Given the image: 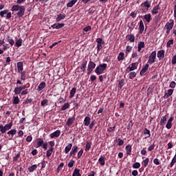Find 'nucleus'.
Segmentation results:
<instances>
[{
    "mask_svg": "<svg viewBox=\"0 0 176 176\" xmlns=\"http://www.w3.org/2000/svg\"><path fill=\"white\" fill-rule=\"evenodd\" d=\"M44 87H46V83L45 82H41L37 89L38 91H41V90H43Z\"/></svg>",
    "mask_w": 176,
    "mask_h": 176,
    "instance_id": "obj_24",
    "label": "nucleus"
},
{
    "mask_svg": "<svg viewBox=\"0 0 176 176\" xmlns=\"http://www.w3.org/2000/svg\"><path fill=\"white\" fill-rule=\"evenodd\" d=\"M105 160H106L105 157L101 156L98 160L99 164H100V166H104Z\"/></svg>",
    "mask_w": 176,
    "mask_h": 176,
    "instance_id": "obj_22",
    "label": "nucleus"
},
{
    "mask_svg": "<svg viewBox=\"0 0 176 176\" xmlns=\"http://www.w3.org/2000/svg\"><path fill=\"white\" fill-rule=\"evenodd\" d=\"M174 120V118L170 117L168 122L167 124L166 125V129H168V130H170V129H171V127H173V121Z\"/></svg>",
    "mask_w": 176,
    "mask_h": 176,
    "instance_id": "obj_11",
    "label": "nucleus"
},
{
    "mask_svg": "<svg viewBox=\"0 0 176 176\" xmlns=\"http://www.w3.org/2000/svg\"><path fill=\"white\" fill-rule=\"evenodd\" d=\"M91 148V142L87 141L85 146V151L87 152V151H90Z\"/></svg>",
    "mask_w": 176,
    "mask_h": 176,
    "instance_id": "obj_40",
    "label": "nucleus"
},
{
    "mask_svg": "<svg viewBox=\"0 0 176 176\" xmlns=\"http://www.w3.org/2000/svg\"><path fill=\"white\" fill-rule=\"evenodd\" d=\"M83 31L85 32H89V31H91V26L88 25V26L84 28Z\"/></svg>",
    "mask_w": 176,
    "mask_h": 176,
    "instance_id": "obj_54",
    "label": "nucleus"
},
{
    "mask_svg": "<svg viewBox=\"0 0 176 176\" xmlns=\"http://www.w3.org/2000/svg\"><path fill=\"white\" fill-rule=\"evenodd\" d=\"M153 163L154 164H155L156 166H159V164H160V162H159V160L157 158H155L153 160Z\"/></svg>",
    "mask_w": 176,
    "mask_h": 176,
    "instance_id": "obj_60",
    "label": "nucleus"
},
{
    "mask_svg": "<svg viewBox=\"0 0 176 176\" xmlns=\"http://www.w3.org/2000/svg\"><path fill=\"white\" fill-rule=\"evenodd\" d=\"M17 69H18V72H21V71H23V67L22 62L17 63Z\"/></svg>",
    "mask_w": 176,
    "mask_h": 176,
    "instance_id": "obj_30",
    "label": "nucleus"
},
{
    "mask_svg": "<svg viewBox=\"0 0 176 176\" xmlns=\"http://www.w3.org/2000/svg\"><path fill=\"white\" fill-rule=\"evenodd\" d=\"M75 93H76V88L74 87L70 91L69 98H72L74 97V96H75Z\"/></svg>",
    "mask_w": 176,
    "mask_h": 176,
    "instance_id": "obj_39",
    "label": "nucleus"
},
{
    "mask_svg": "<svg viewBox=\"0 0 176 176\" xmlns=\"http://www.w3.org/2000/svg\"><path fill=\"white\" fill-rule=\"evenodd\" d=\"M157 57L159 60H162V58H164V50H162L157 52Z\"/></svg>",
    "mask_w": 176,
    "mask_h": 176,
    "instance_id": "obj_20",
    "label": "nucleus"
},
{
    "mask_svg": "<svg viewBox=\"0 0 176 176\" xmlns=\"http://www.w3.org/2000/svg\"><path fill=\"white\" fill-rule=\"evenodd\" d=\"M176 86V83L174 81H172L169 85V87H170L171 89H174Z\"/></svg>",
    "mask_w": 176,
    "mask_h": 176,
    "instance_id": "obj_61",
    "label": "nucleus"
},
{
    "mask_svg": "<svg viewBox=\"0 0 176 176\" xmlns=\"http://www.w3.org/2000/svg\"><path fill=\"white\" fill-rule=\"evenodd\" d=\"M97 42V51L100 52L101 49H102V45H104V41H102V38H96Z\"/></svg>",
    "mask_w": 176,
    "mask_h": 176,
    "instance_id": "obj_7",
    "label": "nucleus"
},
{
    "mask_svg": "<svg viewBox=\"0 0 176 176\" xmlns=\"http://www.w3.org/2000/svg\"><path fill=\"white\" fill-rule=\"evenodd\" d=\"M74 121H75V117L69 118V119L67 120V126H71V125H72V123H74Z\"/></svg>",
    "mask_w": 176,
    "mask_h": 176,
    "instance_id": "obj_37",
    "label": "nucleus"
},
{
    "mask_svg": "<svg viewBox=\"0 0 176 176\" xmlns=\"http://www.w3.org/2000/svg\"><path fill=\"white\" fill-rule=\"evenodd\" d=\"M149 8H151V2L148 1H146L140 5V9L143 13H146Z\"/></svg>",
    "mask_w": 176,
    "mask_h": 176,
    "instance_id": "obj_3",
    "label": "nucleus"
},
{
    "mask_svg": "<svg viewBox=\"0 0 176 176\" xmlns=\"http://www.w3.org/2000/svg\"><path fill=\"white\" fill-rule=\"evenodd\" d=\"M5 14H7L6 19H12V12H9V10H5L0 12L1 17H4Z\"/></svg>",
    "mask_w": 176,
    "mask_h": 176,
    "instance_id": "obj_6",
    "label": "nucleus"
},
{
    "mask_svg": "<svg viewBox=\"0 0 176 176\" xmlns=\"http://www.w3.org/2000/svg\"><path fill=\"white\" fill-rule=\"evenodd\" d=\"M116 129V126H114L113 127H109V129H107V131L109 133H112V131H115V129Z\"/></svg>",
    "mask_w": 176,
    "mask_h": 176,
    "instance_id": "obj_58",
    "label": "nucleus"
},
{
    "mask_svg": "<svg viewBox=\"0 0 176 176\" xmlns=\"http://www.w3.org/2000/svg\"><path fill=\"white\" fill-rule=\"evenodd\" d=\"M142 164L144 167H146V166L149 164V158H146L144 160H143Z\"/></svg>",
    "mask_w": 176,
    "mask_h": 176,
    "instance_id": "obj_49",
    "label": "nucleus"
},
{
    "mask_svg": "<svg viewBox=\"0 0 176 176\" xmlns=\"http://www.w3.org/2000/svg\"><path fill=\"white\" fill-rule=\"evenodd\" d=\"M94 68H96V64L94 63V62L93 61H89L88 63V69H89V71H93L94 69Z\"/></svg>",
    "mask_w": 176,
    "mask_h": 176,
    "instance_id": "obj_18",
    "label": "nucleus"
},
{
    "mask_svg": "<svg viewBox=\"0 0 176 176\" xmlns=\"http://www.w3.org/2000/svg\"><path fill=\"white\" fill-rule=\"evenodd\" d=\"M7 41L8 42V43H10V45H11V46H13V45H14V40L11 38L9 36L7 37Z\"/></svg>",
    "mask_w": 176,
    "mask_h": 176,
    "instance_id": "obj_45",
    "label": "nucleus"
},
{
    "mask_svg": "<svg viewBox=\"0 0 176 176\" xmlns=\"http://www.w3.org/2000/svg\"><path fill=\"white\" fill-rule=\"evenodd\" d=\"M131 50H133V47H131L130 45H127L126 47V51H125L126 56H127V54H129L130 53V52H131Z\"/></svg>",
    "mask_w": 176,
    "mask_h": 176,
    "instance_id": "obj_41",
    "label": "nucleus"
},
{
    "mask_svg": "<svg viewBox=\"0 0 176 176\" xmlns=\"http://www.w3.org/2000/svg\"><path fill=\"white\" fill-rule=\"evenodd\" d=\"M173 93H174V89L168 90L167 93H165L164 96V98L165 99L168 98V97H170V96H173Z\"/></svg>",
    "mask_w": 176,
    "mask_h": 176,
    "instance_id": "obj_17",
    "label": "nucleus"
},
{
    "mask_svg": "<svg viewBox=\"0 0 176 176\" xmlns=\"http://www.w3.org/2000/svg\"><path fill=\"white\" fill-rule=\"evenodd\" d=\"M22 43H23V39H21V38L16 40V41L15 42V45H16V46H17V47H20V46H21Z\"/></svg>",
    "mask_w": 176,
    "mask_h": 176,
    "instance_id": "obj_46",
    "label": "nucleus"
},
{
    "mask_svg": "<svg viewBox=\"0 0 176 176\" xmlns=\"http://www.w3.org/2000/svg\"><path fill=\"white\" fill-rule=\"evenodd\" d=\"M82 155H83V150H80L78 153V158L80 159V157H82Z\"/></svg>",
    "mask_w": 176,
    "mask_h": 176,
    "instance_id": "obj_63",
    "label": "nucleus"
},
{
    "mask_svg": "<svg viewBox=\"0 0 176 176\" xmlns=\"http://www.w3.org/2000/svg\"><path fill=\"white\" fill-rule=\"evenodd\" d=\"M141 167V164L139 162H135L133 164V168H140Z\"/></svg>",
    "mask_w": 176,
    "mask_h": 176,
    "instance_id": "obj_50",
    "label": "nucleus"
},
{
    "mask_svg": "<svg viewBox=\"0 0 176 176\" xmlns=\"http://www.w3.org/2000/svg\"><path fill=\"white\" fill-rule=\"evenodd\" d=\"M65 24L64 23H54L52 25V28L56 30H60V28H63Z\"/></svg>",
    "mask_w": 176,
    "mask_h": 176,
    "instance_id": "obj_13",
    "label": "nucleus"
},
{
    "mask_svg": "<svg viewBox=\"0 0 176 176\" xmlns=\"http://www.w3.org/2000/svg\"><path fill=\"white\" fill-rule=\"evenodd\" d=\"M61 134V131L57 130L55 132L50 134V138H58Z\"/></svg>",
    "mask_w": 176,
    "mask_h": 176,
    "instance_id": "obj_10",
    "label": "nucleus"
},
{
    "mask_svg": "<svg viewBox=\"0 0 176 176\" xmlns=\"http://www.w3.org/2000/svg\"><path fill=\"white\" fill-rule=\"evenodd\" d=\"M166 120H167V116H164L162 117L161 120L160 122V126H164Z\"/></svg>",
    "mask_w": 176,
    "mask_h": 176,
    "instance_id": "obj_34",
    "label": "nucleus"
},
{
    "mask_svg": "<svg viewBox=\"0 0 176 176\" xmlns=\"http://www.w3.org/2000/svg\"><path fill=\"white\" fill-rule=\"evenodd\" d=\"M17 133V130L16 129H11L8 132L9 135H14Z\"/></svg>",
    "mask_w": 176,
    "mask_h": 176,
    "instance_id": "obj_48",
    "label": "nucleus"
},
{
    "mask_svg": "<svg viewBox=\"0 0 176 176\" xmlns=\"http://www.w3.org/2000/svg\"><path fill=\"white\" fill-rule=\"evenodd\" d=\"M87 65V61H85L82 63L80 65V69L82 71V72H86V67Z\"/></svg>",
    "mask_w": 176,
    "mask_h": 176,
    "instance_id": "obj_25",
    "label": "nucleus"
},
{
    "mask_svg": "<svg viewBox=\"0 0 176 176\" xmlns=\"http://www.w3.org/2000/svg\"><path fill=\"white\" fill-rule=\"evenodd\" d=\"M13 126V122H10V124H7L5 126L0 125V131L2 134H5L8 130H10Z\"/></svg>",
    "mask_w": 176,
    "mask_h": 176,
    "instance_id": "obj_4",
    "label": "nucleus"
},
{
    "mask_svg": "<svg viewBox=\"0 0 176 176\" xmlns=\"http://www.w3.org/2000/svg\"><path fill=\"white\" fill-rule=\"evenodd\" d=\"M75 164V161L74 160H71L69 163H68V167L69 168H72V167H74V165Z\"/></svg>",
    "mask_w": 176,
    "mask_h": 176,
    "instance_id": "obj_52",
    "label": "nucleus"
},
{
    "mask_svg": "<svg viewBox=\"0 0 176 176\" xmlns=\"http://www.w3.org/2000/svg\"><path fill=\"white\" fill-rule=\"evenodd\" d=\"M11 11L12 12V14H14V12H17V17H23L25 13V7H24V6H20L19 5H14L12 6Z\"/></svg>",
    "mask_w": 176,
    "mask_h": 176,
    "instance_id": "obj_1",
    "label": "nucleus"
},
{
    "mask_svg": "<svg viewBox=\"0 0 176 176\" xmlns=\"http://www.w3.org/2000/svg\"><path fill=\"white\" fill-rule=\"evenodd\" d=\"M137 67H138V63H133L131 64V67H128L126 68V72H131V71H134L137 69Z\"/></svg>",
    "mask_w": 176,
    "mask_h": 176,
    "instance_id": "obj_8",
    "label": "nucleus"
},
{
    "mask_svg": "<svg viewBox=\"0 0 176 176\" xmlns=\"http://www.w3.org/2000/svg\"><path fill=\"white\" fill-rule=\"evenodd\" d=\"M172 64L173 65H175V64H176V54L173 56V58L172 59Z\"/></svg>",
    "mask_w": 176,
    "mask_h": 176,
    "instance_id": "obj_64",
    "label": "nucleus"
},
{
    "mask_svg": "<svg viewBox=\"0 0 176 176\" xmlns=\"http://www.w3.org/2000/svg\"><path fill=\"white\" fill-rule=\"evenodd\" d=\"M144 19L147 23H151V20H152V16L151 14H147L144 15Z\"/></svg>",
    "mask_w": 176,
    "mask_h": 176,
    "instance_id": "obj_26",
    "label": "nucleus"
},
{
    "mask_svg": "<svg viewBox=\"0 0 176 176\" xmlns=\"http://www.w3.org/2000/svg\"><path fill=\"white\" fill-rule=\"evenodd\" d=\"M173 43H174V40L173 39L169 40L167 42L166 47H171V45H173Z\"/></svg>",
    "mask_w": 176,
    "mask_h": 176,
    "instance_id": "obj_51",
    "label": "nucleus"
},
{
    "mask_svg": "<svg viewBox=\"0 0 176 176\" xmlns=\"http://www.w3.org/2000/svg\"><path fill=\"white\" fill-rule=\"evenodd\" d=\"M72 148V144H69L65 148V153H68Z\"/></svg>",
    "mask_w": 176,
    "mask_h": 176,
    "instance_id": "obj_38",
    "label": "nucleus"
},
{
    "mask_svg": "<svg viewBox=\"0 0 176 176\" xmlns=\"http://www.w3.org/2000/svg\"><path fill=\"white\" fill-rule=\"evenodd\" d=\"M107 63H103L99 65L95 69V72L98 75H101V74H104L105 69H107Z\"/></svg>",
    "mask_w": 176,
    "mask_h": 176,
    "instance_id": "obj_2",
    "label": "nucleus"
},
{
    "mask_svg": "<svg viewBox=\"0 0 176 176\" xmlns=\"http://www.w3.org/2000/svg\"><path fill=\"white\" fill-rule=\"evenodd\" d=\"M78 2V0H72L70 2H69L67 4V8H72V6H74V5H75V3H76Z\"/></svg>",
    "mask_w": 176,
    "mask_h": 176,
    "instance_id": "obj_31",
    "label": "nucleus"
},
{
    "mask_svg": "<svg viewBox=\"0 0 176 176\" xmlns=\"http://www.w3.org/2000/svg\"><path fill=\"white\" fill-rule=\"evenodd\" d=\"M153 149H155V144H153L152 145H151V146L148 148V152H152V151H153Z\"/></svg>",
    "mask_w": 176,
    "mask_h": 176,
    "instance_id": "obj_59",
    "label": "nucleus"
},
{
    "mask_svg": "<svg viewBox=\"0 0 176 176\" xmlns=\"http://www.w3.org/2000/svg\"><path fill=\"white\" fill-rule=\"evenodd\" d=\"M23 91V89H21V87H16L14 88V94H20Z\"/></svg>",
    "mask_w": 176,
    "mask_h": 176,
    "instance_id": "obj_32",
    "label": "nucleus"
},
{
    "mask_svg": "<svg viewBox=\"0 0 176 176\" xmlns=\"http://www.w3.org/2000/svg\"><path fill=\"white\" fill-rule=\"evenodd\" d=\"M144 134H146V138H149L151 137V131L146 128L144 131Z\"/></svg>",
    "mask_w": 176,
    "mask_h": 176,
    "instance_id": "obj_47",
    "label": "nucleus"
},
{
    "mask_svg": "<svg viewBox=\"0 0 176 176\" xmlns=\"http://www.w3.org/2000/svg\"><path fill=\"white\" fill-rule=\"evenodd\" d=\"M123 144H124V141L120 138L118 139V146H122V145H123Z\"/></svg>",
    "mask_w": 176,
    "mask_h": 176,
    "instance_id": "obj_57",
    "label": "nucleus"
},
{
    "mask_svg": "<svg viewBox=\"0 0 176 176\" xmlns=\"http://www.w3.org/2000/svg\"><path fill=\"white\" fill-rule=\"evenodd\" d=\"M155 60H156V51H153V52H151V54L148 56V63L153 64V63H155Z\"/></svg>",
    "mask_w": 176,
    "mask_h": 176,
    "instance_id": "obj_5",
    "label": "nucleus"
},
{
    "mask_svg": "<svg viewBox=\"0 0 176 176\" xmlns=\"http://www.w3.org/2000/svg\"><path fill=\"white\" fill-rule=\"evenodd\" d=\"M36 142H37V148H41V146H42V144H43V139L38 138L36 139Z\"/></svg>",
    "mask_w": 176,
    "mask_h": 176,
    "instance_id": "obj_28",
    "label": "nucleus"
},
{
    "mask_svg": "<svg viewBox=\"0 0 176 176\" xmlns=\"http://www.w3.org/2000/svg\"><path fill=\"white\" fill-rule=\"evenodd\" d=\"M176 163V160L175 158H173L171 162H170V167H173V166H174V164H175Z\"/></svg>",
    "mask_w": 176,
    "mask_h": 176,
    "instance_id": "obj_62",
    "label": "nucleus"
},
{
    "mask_svg": "<svg viewBox=\"0 0 176 176\" xmlns=\"http://www.w3.org/2000/svg\"><path fill=\"white\" fill-rule=\"evenodd\" d=\"M125 149L126 151V155H131V146L127 145Z\"/></svg>",
    "mask_w": 176,
    "mask_h": 176,
    "instance_id": "obj_43",
    "label": "nucleus"
},
{
    "mask_svg": "<svg viewBox=\"0 0 176 176\" xmlns=\"http://www.w3.org/2000/svg\"><path fill=\"white\" fill-rule=\"evenodd\" d=\"M144 30H145V26L144 25V22L142 20L140 21V25H139V32L140 34H142L144 32Z\"/></svg>",
    "mask_w": 176,
    "mask_h": 176,
    "instance_id": "obj_15",
    "label": "nucleus"
},
{
    "mask_svg": "<svg viewBox=\"0 0 176 176\" xmlns=\"http://www.w3.org/2000/svg\"><path fill=\"white\" fill-rule=\"evenodd\" d=\"M126 41L129 42H131V43H133V42H135V36L134 34H127L126 36Z\"/></svg>",
    "mask_w": 176,
    "mask_h": 176,
    "instance_id": "obj_9",
    "label": "nucleus"
},
{
    "mask_svg": "<svg viewBox=\"0 0 176 176\" xmlns=\"http://www.w3.org/2000/svg\"><path fill=\"white\" fill-rule=\"evenodd\" d=\"M20 102V99H19V97H15L14 100H13V104H17Z\"/></svg>",
    "mask_w": 176,
    "mask_h": 176,
    "instance_id": "obj_56",
    "label": "nucleus"
},
{
    "mask_svg": "<svg viewBox=\"0 0 176 176\" xmlns=\"http://www.w3.org/2000/svg\"><path fill=\"white\" fill-rule=\"evenodd\" d=\"M160 10V7L159 6H155L151 10L152 14H157Z\"/></svg>",
    "mask_w": 176,
    "mask_h": 176,
    "instance_id": "obj_19",
    "label": "nucleus"
},
{
    "mask_svg": "<svg viewBox=\"0 0 176 176\" xmlns=\"http://www.w3.org/2000/svg\"><path fill=\"white\" fill-rule=\"evenodd\" d=\"M21 80H25V72H21Z\"/></svg>",
    "mask_w": 176,
    "mask_h": 176,
    "instance_id": "obj_55",
    "label": "nucleus"
},
{
    "mask_svg": "<svg viewBox=\"0 0 176 176\" xmlns=\"http://www.w3.org/2000/svg\"><path fill=\"white\" fill-rule=\"evenodd\" d=\"M72 176H82V175H80V170L75 168Z\"/></svg>",
    "mask_w": 176,
    "mask_h": 176,
    "instance_id": "obj_35",
    "label": "nucleus"
},
{
    "mask_svg": "<svg viewBox=\"0 0 176 176\" xmlns=\"http://www.w3.org/2000/svg\"><path fill=\"white\" fill-rule=\"evenodd\" d=\"M78 152V146H74L70 152V156H75V154Z\"/></svg>",
    "mask_w": 176,
    "mask_h": 176,
    "instance_id": "obj_21",
    "label": "nucleus"
},
{
    "mask_svg": "<svg viewBox=\"0 0 176 176\" xmlns=\"http://www.w3.org/2000/svg\"><path fill=\"white\" fill-rule=\"evenodd\" d=\"M118 61H123L124 60V52H120L118 56Z\"/></svg>",
    "mask_w": 176,
    "mask_h": 176,
    "instance_id": "obj_27",
    "label": "nucleus"
},
{
    "mask_svg": "<svg viewBox=\"0 0 176 176\" xmlns=\"http://www.w3.org/2000/svg\"><path fill=\"white\" fill-rule=\"evenodd\" d=\"M52 152H53L52 147H50V148H48L47 151V153H46L47 157H50V156H52Z\"/></svg>",
    "mask_w": 176,
    "mask_h": 176,
    "instance_id": "obj_42",
    "label": "nucleus"
},
{
    "mask_svg": "<svg viewBox=\"0 0 176 176\" xmlns=\"http://www.w3.org/2000/svg\"><path fill=\"white\" fill-rule=\"evenodd\" d=\"M173 27H174V20H171L170 23H166L165 25L166 30H173Z\"/></svg>",
    "mask_w": 176,
    "mask_h": 176,
    "instance_id": "obj_12",
    "label": "nucleus"
},
{
    "mask_svg": "<svg viewBox=\"0 0 176 176\" xmlns=\"http://www.w3.org/2000/svg\"><path fill=\"white\" fill-rule=\"evenodd\" d=\"M144 47H145V43L144 41L139 42L138 44V52H141Z\"/></svg>",
    "mask_w": 176,
    "mask_h": 176,
    "instance_id": "obj_16",
    "label": "nucleus"
},
{
    "mask_svg": "<svg viewBox=\"0 0 176 176\" xmlns=\"http://www.w3.org/2000/svg\"><path fill=\"white\" fill-rule=\"evenodd\" d=\"M64 19H65V15L63 14H58L57 15V17L56 19V21H61V20H64Z\"/></svg>",
    "mask_w": 176,
    "mask_h": 176,
    "instance_id": "obj_23",
    "label": "nucleus"
},
{
    "mask_svg": "<svg viewBox=\"0 0 176 176\" xmlns=\"http://www.w3.org/2000/svg\"><path fill=\"white\" fill-rule=\"evenodd\" d=\"M149 68V64H146L142 68V70L140 71V75L142 76L145 72L148 71V69Z\"/></svg>",
    "mask_w": 176,
    "mask_h": 176,
    "instance_id": "obj_14",
    "label": "nucleus"
},
{
    "mask_svg": "<svg viewBox=\"0 0 176 176\" xmlns=\"http://www.w3.org/2000/svg\"><path fill=\"white\" fill-rule=\"evenodd\" d=\"M49 102V100L47 99H45L41 102V106L42 107H46L47 105V103Z\"/></svg>",
    "mask_w": 176,
    "mask_h": 176,
    "instance_id": "obj_53",
    "label": "nucleus"
},
{
    "mask_svg": "<svg viewBox=\"0 0 176 176\" xmlns=\"http://www.w3.org/2000/svg\"><path fill=\"white\" fill-rule=\"evenodd\" d=\"M68 108H69V103L66 102L62 106V107L60 108V111H65L68 109Z\"/></svg>",
    "mask_w": 176,
    "mask_h": 176,
    "instance_id": "obj_36",
    "label": "nucleus"
},
{
    "mask_svg": "<svg viewBox=\"0 0 176 176\" xmlns=\"http://www.w3.org/2000/svg\"><path fill=\"white\" fill-rule=\"evenodd\" d=\"M90 120H91L90 117H89V116L85 117V118L84 120L85 126H89V124H90Z\"/></svg>",
    "mask_w": 176,
    "mask_h": 176,
    "instance_id": "obj_29",
    "label": "nucleus"
},
{
    "mask_svg": "<svg viewBox=\"0 0 176 176\" xmlns=\"http://www.w3.org/2000/svg\"><path fill=\"white\" fill-rule=\"evenodd\" d=\"M135 76H137V73H135V72H132L129 73V79H134Z\"/></svg>",
    "mask_w": 176,
    "mask_h": 176,
    "instance_id": "obj_44",
    "label": "nucleus"
},
{
    "mask_svg": "<svg viewBox=\"0 0 176 176\" xmlns=\"http://www.w3.org/2000/svg\"><path fill=\"white\" fill-rule=\"evenodd\" d=\"M37 167L38 166H36V164L32 165V166L28 167V170L30 173H34V171H35V170H36Z\"/></svg>",
    "mask_w": 176,
    "mask_h": 176,
    "instance_id": "obj_33",
    "label": "nucleus"
}]
</instances>
